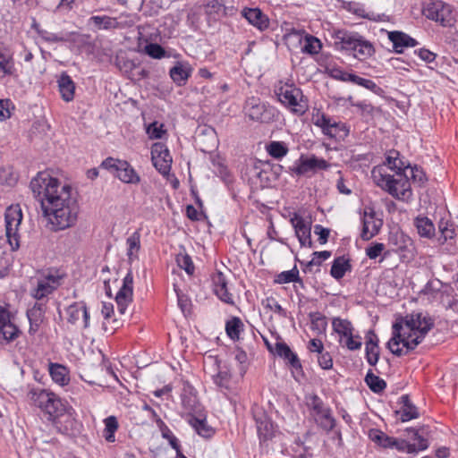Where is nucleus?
<instances>
[{"label": "nucleus", "instance_id": "nucleus-8", "mask_svg": "<svg viewBox=\"0 0 458 458\" xmlns=\"http://www.w3.org/2000/svg\"><path fill=\"white\" fill-rule=\"evenodd\" d=\"M337 39L343 49L352 51L353 56L360 61L369 58L375 53L373 44L358 34L340 31Z\"/></svg>", "mask_w": 458, "mask_h": 458}, {"label": "nucleus", "instance_id": "nucleus-64", "mask_svg": "<svg viewBox=\"0 0 458 458\" xmlns=\"http://www.w3.org/2000/svg\"><path fill=\"white\" fill-rule=\"evenodd\" d=\"M314 233L318 235V241L321 244H325L327 242L329 236V230L324 228L320 225H316L314 227Z\"/></svg>", "mask_w": 458, "mask_h": 458}, {"label": "nucleus", "instance_id": "nucleus-21", "mask_svg": "<svg viewBox=\"0 0 458 458\" xmlns=\"http://www.w3.org/2000/svg\"><path fill=\"white\" fill-rule=\"evenodd\" d=\"M181 397L182 407L190 416L203 411L202 406L197 399L195 389L190 384H183Z\"/></svg>", "mask_w": 458, "mask_h": 458}, {"label": "nucleus", "instance_id": "nucleus-24", "mask_svg": "<svg viewBox=\"0 0 458 458\" xmlns=\"http://www.w3.org/2000/svg\"><path fill=\"white\" fill-rule=\"evenodd\" d=\"M18 333L16 326L10 321L9 312L0 304V337L10 342L17 337Z\"/></svg>", "mask_w": 458, "mask_h": 458}, {"label": "nucleus", "instance_id": "nucleus-38", "mask_svg": "<svg viewBox=\"0 0 458 458\" xmlns=\"http://www.w3.org/2000/svg\"><path fill=\"white\" fill-rule=\"evenodd\" d=\"M418 233L422 237L431 238L435 234V226L427 216H418L415 219Z\"/></svg>", "mask_w": 458, "mask_h": 458}, {"label": "nucleus", "instance_id": "nucleus-6", "mask_svg": "<svg viewBox=\"0 0 458 458\" xmlns=\"http://www.w3.org/2000/svg\"><path fill=\"white\" fill-rule=\"evenodd\" d=\"M64 277V274L54 267L38 271L33 278L31 296L37 301H43L62 284Z\"/></svg>", "mask_w": 458, "mask_h": 458}, {"label": "nucleus", "instance_id": "nucleus-9", "mask_svg": "<svg viewBox=\"0 0 458 458\" xmlns=\"http://www.w3.org/2000/svg\"><path fill=\"white\" fill-rule=\"evenodd\" d=\"M311 121L313 124L320 128L323 134L329 139L341 140L349 134V130L344 123H337L319 111L313 113Z\"/></svg>", "mask_w": 458, "mask_h": 458}, {"label": "nucleus", "instance_id": "nucleus-28", "mask_svg": "<svg viewBox=\"0 0 458 458\" xmlns=\"http://www.w3.org/2000/svg\"><path fill=\"white\" fill-rule=\"evenodd\" d=\"M362 223L361 238L366 241L371 239L375 234H377L382 225L381 220H377L375 218L373 211L364 212Z\"/></svg>", "mask_w": 458, "mask_h": 458}, {"label": "nucleus", "instance_id": "nucleus-44", "mask_svg": "<svg viewBox=\"0 0 458 458\" xmlns=\"http://www.w3.org/2000/svg\"><path fill=\"white\" fill-rule=\"evenodd\" d=\"M321 42L319 39L311 35H307L304 37L301 46V50L303 53L309 55H316L321 49Z\"/></svg>", "mask_w": 458, "mask_h": 458}, {"label": "nucleus", "instance_id": "nucleus-27", "mask_svg": "<svg viewBox=\"0 0 458 458\" xmlns=\"http://www.w3.org/2000/svg\"><path fill=\"white\" fill-rule=\"evenodd\" d=\"M68 322L71 324H76L81 316L83 318V327L87 328L89 324V314L87 310V306L83 301L74 302L67 308Z\"/></svg>", "mask_w": 458, "mask_h": 458}, {"label": "nucleus", "instance_id": "nucleus-60", "mask_svg": "<svg viewBox=\"0 0 458 458\" xmlns=\"http://www.w3.org/2000/svg\"><path fill=\"white\" fill-rule=\"evenodd\" d=\"M384 250L385 245L383 243L376 242L372 243L366 249V254L370 259H375L382 253Z\"/></svg>", "mask_w": 458, "mask_h": 458}, {"label": "nucleus", "instance_id": "nucleus-42", "mask_svg": "<svg viewBox=\"0 0 458 458\" xmlns=\"http://www.w3.org/2000/svg\"><path fill=\"white\" fill-rule=\"evenodd\" d=\"M32 28L35 30V31L38 33V35L42 38L44 41L48 43H58V42H64L66 41L67 38L62 33H53L47 30H44L40 28V26L37 23H34L32 25Z\"/></svg>", "mask_w": 458, "mask_h": 458}, {"label": "nucleus", "instance_id": "nucleus-46", "mask_svg": "<svg viewBox=\"0 0 458 458\" xmlns=\"http://www.w3.org/2000/svg\"><path fill=\"white\" fill-rule=\"evenodd\" d=\"M365 381L370 390L374 393H380L386 387L385 380L374 375L371 371L367 373Z\"/></svg>", "mask_w": 458, "mask_h": 458}, {"label": "nucleus", "instance_id": "nucleus-54", "mask_svg": "<svg viewBox=\"0 0 458 458\" xmlns=\"http://www.w3.org/2000/svg\"><path fill=\"white\" fill-rule=\"evenodd\" d=\"M379 358L378 345H371L366 344V359L369 365L374 366L377 364Z\"/></svg>", "mask_w": 458, "mask_h": 458}, {"label": "nucleus", "instance_id": "nucleus-52", "mask_svg": "<svg viewBox=\"0 0 458 458\" xmlns=\"http://www.w3.org/2000/svg\"><path fill=\"white\" fill-rule=\"evenodd\" d=\"M403 171L405 172L406 176L408 177L409 180H410V177L412 179L413 182H423L425 180L424 172L417 166L412 167L411 165H407L403 169Z\"/></svg>", "mask_w": 458, "mask_h": 458}, {"label": "nucleus", "instance_id": "nucleus-15", "mask_svg": "<svg viewBox=\"0 0 458 458\" xmlns=\"http://www.w3.org/2000/svg\"><path fill=\"white\" fill-rule=\"evenodd\" d=\"M331 165L324 158L318 157L315 155L304 156L300 158L290 167L292 173L295 175H306L309 173H316L318 171L327 170Z\"/></svg>", "mask_w": 458, "mask_h": 458}, {"label": "nucleus", "instance_id": "nucleus-36", "mask_svg": "<svg viewBox=\"0 0 458 458\" xmlns=\"http://www.w3.org/2000/svg\"><path fill=\"white\" fill-rule=\"evenodd\" d=\"M49 373L54 382L60 386H65L70 381L68 370L63 365L51 364L49 368Z\"/></svg>", "mask_w": 458, "mask_h": 458}, {"label": "nucleus", "instance_id": "nucleus-57", "mask_svg": "<svg viewBox=\"0 0 458 458\" xmlns=\"http://www.w3.org/2000/svg\"><path fill=\"white\" fill-rule=\"evenodd\" d=\"M331 256V252L327 250L323 251H315L313 253V258L310 261L307 263V267L317 266L319 267L322 261L327 260Z\"/></svg>", "mask_w": 458, "mask_h": 458}, {"label": "nucleus", "instance_id": "nucleus-29", "mask_svg": "<svg viewBox=\"0 0 458 458\" xmlns=\"http://www.w3.org/2000/svg\"><path fill=\"white\" fill-rule=\"evenodd\" d=\"M275 354L285 360L292 366L293 369H301L299 358L285 343L282 341H277L276 343Z\"/></svg>", "mask_w": 458, "mask_h": 458}, {"label": "nucleus", "instance_id": "nucleus-14", "mask_svg": "<svg viewBox=\"0 0 458 458\" xmlns=\"http://www.w3.org/2000/svg\"><path fill=\"white\" fill-rule=\"evenodd\" d=\"M308 406L312 411L315 421L321 428L327 432L334 428L335 420L332 416L331 410L325 406L318 396H310L308 401Z\"/></svg>", "mask_w": 458, "mask_h": 458}, {"label": "nucleus", "instance_id": "nucleus-10", "mask_svg": "<svg viewBox=\"0 0 458 458\" xmlns=\"http://www.w3.org/2000/svg\"><path fill=\"white\" fill-rule=\"evenodd\" d=\"M422 13L427 19L438 22L443 27H450L455 21L451 5L440 0L428 3L423 7Z\"/></svg>", "mask_w": 458, "mask_h": 458}, {"label": "nucleus", "instance_id": "nucleus-11", "mask_svg": "<svg viewBox=\"0 0 458 458\" xmlns=\"http://www.w3.org/2000/svg\"><path fill=\"white\" fill-rule=\"evenodd\" d=\"M5 235L12 248L15 250L19 248V227L22 221V212L19 205L10 206L4 214Z\"/></svg>", "mask_w": 458, "mask_h": 458}, {"label": "nucleus", "instance_id": "nucleus-30", "mask_svg": "<svg viewBox=\"0 0 458 458\" xmlns=\"http://www.w3.org/2000/svg\"><path fill=\"white\" fill-rule=\"evenodd\" d=\"M242 14L250 24L261 31L269 26V20L259 8L245 9Z\"/></svg>", "mask_w": 458, "mask_h": 458}, {"label": "nucleus", "instance_id": "nucleus-16", "mask_svg": "<svg viewBox=\"0 0 458 458\" xmlns=\"http://www.w3.org/2000/svg\"><path fill=\"white\" fill-rule=\"evenodd\" d=\"M153 165L163 175H167L171 170L172 157L166 146L161 142L154 143L151 147Z\"/></svg>", "mask_w": 458, "mask_h": 458}, {"label": "nucleus", "instance_id": "nucleus-33", "mask_svg": "<svg viewBox=\"0 0 458 458\" xmlns=\"http://www.w3.org/2000/svg\"><path fill=\"white\" fill-rule=\"evenodd\" d=\"M128 262L132 263L139 259L140 250V234L138 231L134 232L126 240Z\"/></svg>", "mask_w": 458, "mask_h": 458}, {"label": "nucleus", "instance_id": "nucleus-22", "mask_svg": "<svg viewBox=\"0 0 458 458\" xmlns=\"http://www.w3.org/2000/svg\"><path fill=\"white\" fill-rule=\"evenodd\" d=\"M46 306L42 301L36 302L28 310L27 317L30 321L29 334L34 335L39 329L45 318Z\"/></svg>", "mask_w": 458, "mask_h": 458}, {"label": "nucleus", "instance_id": "nucleus-49", "mask_svg": "<svg viewBox=\"0 0 458 458\" xmlns=\"http://www.w3.org/2000/svg\"><path fill=\"white\" fill-rule=\"evenodd\" d=\"M299 280V271L296 267L284 271L277 275L276 283L277 284H287L291 282H296Z\"/></svg>", "mask_w": 458, "mask_h": 458}, {"label": "nucleus", "instance_id": "nucleus-35", "mask_svg": "<svg viewBox=\"0 0 458 458\" xmlns=\"http://www.w3.org/2000/svg\"><path fill=\"white\" fill-rule=\"evenodd\" d=\"M170 77L179 86L185 84L191 75V68L187 64H178L170 70Z\"/></svg>", "mask_w": 458, "mask_h": 458}, {"label": "nucleus", "instance_id": "nucleus-62", "mask_svg": "<svg viewBox=\"0 0 458 458\" xmlns=\"http://www.w3.org/2000/svg\"><path fill=\"white\" fill-rule=\"evenodd\" d=\"M318 361L323 369H330L333 367V360L328 352H321L318 357Z\"/></svg>", "mask_w": 458, "mask_h": 458}, {"label": "nucleus", "instance_id": "nucleus-1", "mask_svg": "<svg viewBox=\"0 0 458 458\" xmlns=\"http://www.w3.org/2000/svg\"><path fill=\"white\" fill-rule=\"evenodd\" d=\"M433 327L432 318L421 312L400 318L392 326V337L387 342V348L396 356L407 355L423 341Z\"/></svg>", "mask_w": 458, "mask_h": 458}, {"label": "nucleus", "instance_id": "nucleus-61", "mask_svg": "<svg viewBox=\"0 0 458 458\" xmlns=\"http://www.w3.org/2000/svg\"><path fill=\"white\" fill-rule=\"evenodd\" d=\"M214 383L220 386V387H225L227 386V384L230 380V374L224 370V371H218L216 375L212 376Z\"/></svg>", "mask_w": 458, "mask_h": 458}, {"label": "nucleus", "instance_id": "nucleus-31", "mask_svg": "<svg viewBox=\"0 0 458 458\" xmlns=\"http://www.w3.org/2000/svg\"><path fill=\"white\" fill-rule=\"evenodd\" d=\"M189 423L203 437H210L214 433L213 428L208 425L206 416L202 411H199V414L191 415Z\"/></svg>", "mask_w": 458, "mask_h": 458}, {"label": "nucleus", "instance_id": "nucleus-63", "mask_svg": "<svg viewBox=\"0 0 458 458\" xmlns=\"http://www.w3.org/2000/svg\"><path fill=\"white\" fill-rule=\"evenodd\" d=\"M101 313L106 321L103 322V327L106 331H108L107 322L111 318V315L114 313V307L111 303L103 302Z\"/></svg>", "mask_w": 458, "mask_h": 458}, {"label": "nucleus", "instance_id": "nucleus-26", "mask_svg": "<svg viewBox=\"0 0 458 458\" xmlns=\"http://www.w3.org/2000/svg\"><path fill=\"white\" fill-rule=\"evenodd\" d=\"M214 292L224 302L233 304V294L228 292L227 280L222 272H216L213 276Z\"/></svg>", "mask_w": 458, "mask_h": 458}, {"label": "nucleus", "instance_id": "nucleus-25", "mask_svg": "<svg viewBox=\"0 0 458 458\" xmlns=\"http://www.w3.org/2000/svg\"><path fill=\"white\" fill-rule=\"evenodd\" d=\"M388 39L393 43L394 52L401 54L405 47H415L418 42L413 38L410 37L402 31H389Z\"/></svg>", "mask_w": 458, "mask_h": 458}, {"label": "nucleus", "instance_id": "nucleus-41", "mask_svg": "<svg viewBox=\"0 0 458 458\" xmlns=\"http://www.w3.org/2000/svg\"><path fill=\"white\" fill-rule=\"evenodd\" d=\"M105 428L103 430L104 438L109 442L115 441L114 433L118 429L119 424L115 416H109L104 420Z\"/></svg>", "mask_w": 458, "mask_h": 458}, {"label": "nucleus", "instance_id": "nucleus-3", "mask_svg": "<svg viewBox=\"0 0 458 458\" xmlns=\"http://www.w3.org/2000/svg\"><path fill=\"white\" fill-rule=\"evenodd\" d=\"M371 177L378 187L396 199L408 201L412 196L411 182L404 171L391 175L386 173L385 165H377L371 171Z\"/></svg>", "mask_w": 458, "mask_h": 458}, {"label": "nucleus", "instance_id": "nucleus-47", "mask_svg": "<svg viewBox=\"0 0 458 458\" xmlns=\"http://www.w3.org/2000/svg\"><path fill=\"white\" fill-rule=\"evenodd\" d=\"M176 262L178 266L185 270L188 275H192L194 273V265L191 260V258L186 253H179L176 256Z\"/></svg>", "mask_w": 458, "mask_h": 458}, {"label": "nucleus", "instance_id": "nucleus-48", "mask_svg": "<svg viewBox=\"0 0 458 458\" xmlns=\"http://www.w3.org/2000/svg\"><path fill=\"white\" fill-rule=\"evenodd\" d=\"M349 82L361 86V87L368 89L373 92H377V90L379 89L377 85L373 81L360 77L354 73L351 74Z\"/></svg>", "mask_w": 458, "mask_h": 458}, {"label": "nucleus", "instance_id": "nucleus-55", "mask_svg": "<svg viewBox=\"0 0 458 458\" xmlns=\"http://www.w3.org/2000/svg\"><path fill=\"white\" fill-rule=\"evenodd\" d=\"M0 59V78L13 74L14 70L13 60L5 58L4 55Z\"/></svg>", "mask_w": 458, "mask_h": 458}, {"label": "nucleus", "instance_id": "nucleus-39", "mask_svg": "<svg viewBox=\"0 0 458 458\" xmlns=\"http://www.w3.org/2000/svg\"><path fill=\"white\" fill-rule=\"evenodd\" d=\"M350 269L351 265L349 260L344 257H338L333 262L330 274L334 278L339 280L343 278L345 273Z\"/></svg>", "mask_w": 458, "mask_h": 458}, {"label": "nucleus", "instance_id": "nucleus-51", "mask_svg": "<svg viewBox=\"0 0 458 458\" xmlns=\"http://www.w3.org/2000/svg\"><path fill=\"white\" fill-rule=\"evenodd\" d=\"M205 11L208 16L216 19V15L224 13L225 7L219 0H212L207 4Z\"/></svg>", "mask_w": 458, "mask_h": 458}, {"label": "nucleus", "instance_id": "nucleus-20", "mask_svg": "<svg viewBox=\"0 0 458 458\" xmlns=\"http://www.w3.org/2000/svg\"><path fill=\"white\" fill-rule=\"evenodd\" d=\"M259 438L267 439L273 436L274 425L263 409L255 407L252 411Z\"/></svg>", "mask_w": 458, "mask_h": 458}, {"label": "nucleus", "instance_id": "nucleus-23", "mask_svg": "<svg viewBox=\"0 0 458 458\" xmlns=\"http://www.w3.org/2000/svg\"><path fill=\"white\" fill-rule=\"evenodd\" d=\"M89 26L93 30H114L118 28H123L124 24L119 18H114L106 15H94L89 19Z\"/></svg>", "mask_w": 458, "mask_h": 458}, {"label": "nucleus", "instance_id": "nucleus-50", "mask_svg": "<svg viewBox=\"0 0 458 458\" xmlns=\"http://www.w3.org/2000/svg\"><path fill=\"white\" fill-rule=\"evenodd\" d=\"M355 13L358 15V16H360L362 18H365V19H368V20H370V21H387V16L384 13L382 14H379V13H376L375 12H372V11H366L365 9L363 8H358L355 10Z\"/></svg>", "mask_w": 458, "mask_h": 458}, {"label": "nucleus", "instance_id": "nucleus-56", "mask_svg": "<svg viewBox=\"0 0 458 458\" xmlns=\"http://www.w3.org/2000/svg\"><path fill=\"white\" fill-rule=\"evenodd\" d=\"M344 345L350 351L359 350L362 345L361 337L359 335H353V334L344 338Z\"/></svg>", "mask_w": 458, "mask_h": 458}, {"label": "nucleus", "instance_id": "nucleus-4", "mask_svg": "<svg viewBox=\"0 0 458 458\" xmlns=\"http://www.w3.org/2000/svg\"><path fill=\"white\" fill-rule=\"evenodd\" d=\"M30 188L36 199L40 202L42 210L47 204L56 200L62 191L72 190L70 185L62 184L47 171L38 173L31 180Z\"/></svg>", "mask_w": 458, "mask_h": 458}, {"label": "nucleus", "instance_id": "nucleus-12", "mask_svg": "<svg viewBox=\"0 0 458 458\" xmlns=\"http://www.w3.org/2000/svg\"><path fill=\"white\" fill-rule=\"evenodd\" d=\"M101 167L115 174L116 177H118L123 182L131 184L140 182V178L139 174L125 160L107 157L102 162Z\"/></svg>", "mask_w": 458, "mask_h": 458}, {"label": "nucleus", "instance_id": "nucleus-19", "mask_svg": "<svg viewBox=\"0 0 458 458\" xmlns=\"http://www.w3.org/2000/svg\"><path fill=\"white\" fill-rule=\"evenodd\" d=\"M133 294V276L129 271L123 280V285L115 296L117 310L121 314H124L128 305L132 301Z\"/></svg>", "mask_w": 458, "mask_h": 458}, {"label": "nucleus", "instance_id": "nucleus-59", "mask_svg": "<svg viewBox=\"0 0 458 458\" xmlns=\"http://www.w3.org/2000/svg\"><path fill=\"white\" fill-rule=\"evenodd\" d=\"M13 104L9 99H0V120L4 121L11 117Z\"/></svg>", "mask_w": 458, "mask_h": 458}, {"label": "nucleus", "instance_id": "nucleus-32", "mask_svg": "<svg viewBox=\"0 0 458 458\" xmlns=\"http://www.w3.org/2000/svg\"><path fill=\"white\" fill-rule=\"evenodd\" d=\"M57 82L62 98L66 102L72 101L75 91V84L72 78L66 72H63Z\"/></svg>", "mask_w": 458, "mask_h": 458}, {"label": "nucleus", "instance_id": "nucleus-2", "mask_svg": "<svg viewBox=\"0 0 458 458\" xmlns=\"http://www.w3.org/2000/svg\"><path fill=\"white\" fill-rule=\"evenodd\" d=\"M71 191H62L59 198L42 210L54 231L65 230L77 222L79 206Z\"/></svg>", "mask_w": 458, "mask_h": 458}, {"label": "nucleus", "instance_id": "nucleus-34", "mask_svg": "<svg viewBox=\"0 0 458 458\" xmlns=\"http://www.w3.org/2000/svg\"><path fill=\"white\" fill-rule=\"evenodd\" d=\"M401 419L403 421H409L419 417V412L415 405L411 402L409 395L403 394L400 397Z\"/></svg>", "mask_w": 458, "mask_h": 458}, {"label": "nucleus", "instance_id": "nucleus-7", "mask_svg": "<svg viewBox=\"0 0 458 458\" xmlns=\"http://www.w3.org/2000/svg\"><path fill=\"white\" fill-rule=\"evenodd\" d=\"M275 93L278 100L292 113L302 115L308 110L307 100L302 91L293 84L279 82L276 87Z\"/></svg>", "mask_w": 458, "mask_h": 458}, {"label": "nucleus", "instance_id": "nucleus-43", "mask_svg": "<svg viewBox=\"0 0 458 458\" xmlns=\"http://www.w3.org/2000/svg\"><path fill=\"white\" fill-rule=\"evenodd\" d=\"M266 149L269 156L276 159L283 158L289 151L286 143L283 141H271L267 145Z\"/></svg>", "mask_w": 458, "mask_h": 458}, {"label": "nucleus", "instance_id": "nucleus-17", "mask_svg": "<svg viewBox=\"0 0 458 458\" xmlns=\"http://www.w3.org/2000/svg\"><path fill=\"white\" fill-rule=\"evenodd\" d=\"M407 433L408 437L418 441V445L411 444L403 439L394 438L392 449H396L399 452L407 454H415L418 451H422L428 448V441L419 434L418 430L414 428H408Z\"/></svg>", "mask_w": 458, "mask_h": 458}, {"label": "nucleus", "instance_id": "nucleus-18", "mask_svg": "<svg viewBox=\"0 0 458 458\" xmlns=\"http://www.w3.org/2000/svg\"><path fill=\"white\" fill-rule=\"evenodd\" d=\"M294 228L295 234L303 247H312L311 222L294 213L290 220Z\"/></svg>", "mask_w": 458, "mask_h": 458}, {"label": "nucleus", "instance_id": "nucleus-5", "mask_svg": "<svg viewBox=\"0 0 458 458\" xmlns=\"http://www.w3.org/2000/svg\"><path fill=\"white\" fill-rule=\"evenodd\" d=\"M26 397L30 405L40 409L52 418L59 417L65 411L62 400L55 393L40 386H29Z\"/></svg>", "mask_w": 458, "mask_h": 458}, {"label": "nucleus", "instance_id": "nucleus-58", "mask_svg": "<svg viewBox=\"0 0 458 458\" xmlns=\"http://www.w3.org/2000/svg\"><path fill=\"white\" fill-rule=\"evenodd\" d=\"M165 132V131L164 130V125L159 124L157 122L152 123L147 128V133L150 139H161Z\"/></svg>", "mask_w": 458, "mask_h": 458}, {"label": "nucleus", "instance_id": "nucleus-40", "mask_svg": "<svg viewBox=\"0 0 458 458\" xmlns=\"http://www.w3.org/2000/svg\"><path fill=\"white\" fill-rule=\"evenodd\" d=\"M244 325L238 317H233L225 323V331L232 340H238L241 332L243 330Z\"/></svg>", "mask_w": 458, "mask_h": 458}, {"label": "nucleus", "instance_id": "nucleus-37", "mask_svg": "<svg viewBox=\"0 0 458 458\" xmlns=\"http://www.w3.org/2000/svg\"><path fill=\"white\" fill-rule=\"evenodd\" d=\"M332 326L334 331L339 335L341 344L344 342V338L351 335L353 331L352 323L347 319L335 318L333 319Z\"/></svg>", "mask_w": 458, "mask_h": 458}, {"label": "nucleus", "instance_id": "nucleus-13", "mask_svg": "<svg viewBox=\"0 0 458 458\" xmlns=\"http://www.w3.org/2000/svg\"><path fill=\"white\" fill-rule=\"evenodd\" d=\"M244 112L250 119L260 123H270L276 118V109L254 97L247 99Z\"/></svg>", "mask_w": 458, "mask_h": 458}, {"label": "nucleus", "instance_id": "nucleus-53", "mask_svg": "<svg viewBox=\"0 0 458 458\" xmlns=\"http://www.w3.org/2000/svg\"><path fill=\"white\" fill-rule=\"evenodd\" d=\"M145 53L156 59H161L165 55V49L160 45L155 43L146 45Z\"/></svg>", "mask_w": 458, "mask_h": 458}, {"label": "nucleus", "instance_id": "nucleus-45", "mask_svg": "<svg viewBox=\"0 0 458 458\" xmlns=\"http://www.w3.org/2000/svg\"><path fill=\"white\" fill-rule=\"evenodd\" d=\"M393 171L403 173L404 166L403 162L399 158V152L396 150H390L387 154L386 164Z\"/></svg>", "mask_w": 458, "mask_h": 458}]
</instances>
